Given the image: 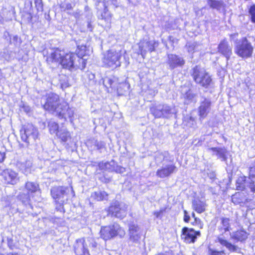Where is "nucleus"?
Listing matches in <instances>:
<instances>
[{"mask_svg":"<svg viewBox=\"0 0 255 255\" xmlns=\"http://www.w3.org/2000/svg\"><path fill=\"white\" fill-rule=\"evenodd\" d=\"M231 201L235 205L243 206L251 202V199L246 197L245 193L241 191L234 193L231 196Z\"/></svg>","mask_w":255,"mask_h":255,"instance_id":"22","label":"nucleus"},{"mask_svg":"<svg viewBox=\"0 0 255 255\" xmlns=\"http://www.w3.org/2000/svg\"><path fill=\"white\" fill-rule=\"evenodd\" d=\"M107 163H103V162H100L99 164H98V166H99V169L100 170H106V168H107V167H106V165H107Z\"/></svg>","mask_w":255,"mask_h":255,"instance_id":"43","label":"nucleus"},{"mask_svg":"<svg viewBox=\"0 0 255 255\" xmlns=\"http://www.w3.org/2000/svg\"><path fill=\"white\" fill-rule=\"evenodd\" d=\"M190 75L194 82L203 88L209 89L213 85L212 75L199 65H195L192 68Z\"/></svg>","mask_w":255,"mask_h":255,"instance_id":"3","label":"nucleus"},{"mask_svg":"<svg viewBox=\"0 0 255 255\" xmlns=\"http://www.w3.org/2000/svg\"><path fill=\"white\" fill-rule=\"evenodd\" d=\"M0 176L1 181L6 185H16L20 180L18 173L9 168L2 170L0 174Z\"/></svg>","mask_w":255,"mask_h":255,"instance_id":"11","label":"nucleus"},{"mask_svg":"<svg viewBox=\"0 0 255 255\" xmlns=\"http://www.w3.org/2000/svg\"><path fill=\"white\" fill-rule=\"evenodd\" d=\"M5 158V154L4 153L0 152V163L2 162Z\"/></svg>","mask_w":255,"mask_h":255,"instance_id":"47","label":"nucleus"},{"mask_svg":"<svg viewBox=\"0 0 255 255\" xmlns=\"http://www.w3.org/2000/svg\"><path fill=\"white\" fill-rule=\"evenodd\" d=\"M45 102L42 105V108L51 113H55L60 119L66 120L67 118L72 120L74 112L69 104L65 100H61L59 96L53 92L47 93L44 96Z\"/></svg>","mask_w":255,"mask_h":255,"instance_id":"2","label":"nucleus"},{"mask_svg":"<svg viewBox=\"0 0 255 255\" xmlns=\"http://www.w3.org/2000/svg\"><path fill=\"white\" fill-rule=\"evenodd\" d=\"M177 167L174 164H168L157 170L156 175L159 178H165L175 172Z\"/></svg>","mask_w":255,"mask_h":255,"instance_id":"21","label":"nucleus"},{"mask_svg":"<svg viewBox=\"0 0 255 255\" xmlns=\"http://www.w3.org/2000/svg\"><path fill=\"white\" fill-rule=\"evenodd\" d=\"M106 79L108 86L106 84L104 85L109 93L115 92L119 96H122L129 88L130 85L128 82L126 81L120 82L119 78L115 75L106 77Z\"/></svg>","mask_w":255,"mask_h":255,"instance_id":"6","label":"nucleus"},{"mask_svg":"<svg viewBox=\"0 0 255 255\" xmlns=\"http://www.w3.org/2000/svg\"><path fill=\"white\" fill-rule=\"evenodd\" d=\"M239 36V33L238 32H235L234 33L230 34L229 35V37L231 39H234L235 38Z\"/></svg>","mask_w":255,"mask_h":255,"instance_id":"46","label":"nucleus"},{"mask_svg":"<svg viewBox=\"0 0 255 255\" xmlns=\"http://www.w3.org/2000/svg\"><path fill=\"white\" fill-rule=\"evenodd\" d=\"M220 220L221 225L218 227V230L220 233V236H223L226 232H230L232 227L230 218L222 217Z\"/></svg>","mask_w":255,"mask_h":255,"instance_id":"24","label":"nucleus"},{"mask_svg":"<svg viewBox=\"0 0 255 255\" xmlns=\"http://www.w3.org/2000/svg\"><path fill=\"white\" fill-rule=\"evenodd\" d=\"M99 180L103 183H107L111 181L110 177H106L105 175L99 178Z\"/></svg>","mask_w":255,"mask_h":255,"instance_id":"42","label":"nucleus"},{"mask_svg":"<svg viewBox=\"0 0 255 255\" xmlns=\"http://www.w3.org/2000/svg\"><path fill=\"white\" fill-rule=\"evenodd\" d=\"M128 241L132 244H140L142 234L139 226L135 224H131L128 226Z\"/></svg>","mask_w":255,"mask_h":255,"instance_id":"14","label":"nucleus"},{"mask_svg":"<svg viewBox=\"0 0 255 255\" xmlns=\"http://www.w3.org/2000/svg\"><path fill=\"white\" fill-rule=\"evenodd\" d=\"M207 4L210 8L217 10L226 7V4L223 0H207Z\"/></svg>","mask_w":255,"mask_h":255,"instance_id":"27","label":"nucleus"},{"mask_svg":"<svg viewBox=\"0 0 255 255\" xmlns=\"http://www.w3.org/2000/svg\"><path fill=\"white\" fill-rule=\"evenodd\" d=\"M248 178L251 180L249 187L251 191L255 192V161L249 167Z\"/></svg>","mask_w":255,"mask_h":255,"instance_id":"25","label":"nucleus"},{"mask_svg":"<svg viewBox=\"0 0 255 255\" xmlns=\"http://www.w3.org/2000/svg\"><path fill=\"white\" fill-rule=\"evenodd\" d=\"M122 56L121 50L117 51L114 49L107 50L102 59L104 66L107 68H115L120 67L121 64L120 60Z\"/></svg>","mask_w":255,"mask_h":255,"instance_id":"9","label":"nucleus"},{"mask_svg":"<svg viewBox=\"0 0 255 255\" xmlns=\"http://www.w3.org/2000/svg\"><path fill=\"white\" fill-rule=\"evenodd\" d=\"M191 224L193 226L198 227L200 229H202L204 226V224L202 220L198 217L194 218V221L191 223Z\"/></svg>","mask_w":255,"mask_h":255,"instance_id":"37","label":"nucleus"},{"mask_svg":"<svg viewBox=\"0 0 255 255\" xmlns=\"http://www.w3.org/2000/svg\"><path fill=\"white\" fill-rule=\"evenodd\" d=\"M167 63L170 69L173 70L178 67H183L185 63V60L178 55L173 54L167 55Z\"/></svg>","mask_w":255,"mask_h":255,"instance_id":"19","label":"nucleus"},{"mask_svg":"<svg viewBox=\"0 0 255 255\" xmlns=\"http://www.w3.org/2000/svg\"><path fill=\"white\" fill-rule=\"evenodd\" d=\"M60 7L62 8L63 10H72L73 6L71 3H67L65 4V7L60 5Z\"/></svg>","mask_w":255,"mask_h":255,"instance_id":"40","label":"nucleus"},{"mask_svg":"<svg viewBox=\"0 0 255 255\" xmlns=\"http://www.w3.org/2000/svg\"><path fill=\"white\" fill-rule=\"evenodd\" d=\"M8 247L10 250H13L14 248V245L13 244V240L12 239H10L8 240Z\"/></svg>","mask_w":255,"mask_h":255,"instance_id":"44","label":"nucleus"},{"mask_svg":"<svg viewBox=\"0 0 255 255\" xmlns=\"http://www.w3.org/2000/svg\"><path fill=\"white\" fill-rule=\"evenodd\" d=\"M73 251L75 255H91L84 237L76 240L73 246Z\"/></svg>","mask_w":255,"mask_h":255,"instance_id":"15","label":"nucleus"},{"mask_svg":"<svg viewBox=\"0 0 255 255\" xmlns=\"http://www.w3.org/2000/svg\"><path fill=\"white\" fill-rule=\"evenodd\" d=\"M9 255H20L17 253H9Z\"/></svg>","mask_w":255,"mask_h":255,"instance_id":"50","label":"nucleus"},{"mask_svg":"<svg viewBox=\"0 0 255 255\" xmlns=\"http://www.w3.org/2000/svg\"><path fill=\"white\" fill-rule=\"evenodd\" d=\"M126 234L125 229L116 222L102 226L99 232L100 238L105 242L115 238L122 239L125 237Z\"/></svg>","mask_w":255,"mask_h":255,"instance_id":"5","label":"nucleus"},{"mask_svg":"<svg viewBox=\"0 0 255 255\" xmlns=\"http://www.w3.org/2000/svg\"><path fill=\"white\" fill-rule=\"evenodd\" d=\"M158 45L159 42L156 40H140L137 43L138 51L136 53L138 55H141L143 59H145L147 51L150 53L155 51Z\"/></svg>","mask_w":255,"mask_h":255,"instance_id":"12","label":"nucleus"},{"mask_svg":"<svg viewBox=\"0 0 255 255\" xmlns=\"http://www.w3.org/2000/svg\"><path fill=\"white\" fill-rule=\"evenodd\" d=\"M207 204L205 201L202 200L199 198L194 199L192 201V208L198 214H202L206 210Z\"/></svg>","mask_w":255,"mask_h":255,"instance_id":"23","label":"nucleus"},{"mask_svg":"<svg viewBox=\"0 0 255 255\" xmlns=\"http://www.w3.org/2000/svg\"><path fill=\"white\" fill-rule=\"evenodd\" d=\"M150 111L151 114L155 118H160L162 117V113L161 111V108H159L158 107L153 106L150 108Z\"/></svg>","mask_w":255,"mask_h":255,"instance_id":"35","label":"nucleus"},{"mask_svg":"<svg viewBox=\"0 0 255 255\" xmlns=\"http://www.w3.org/2000/svg\"><path fill=\"white\" fill-rule=\"evenodd\" d=\"M248 233L243 228L238 229L234 231L230 235V239L234 243H244L248 238Z\"/></svg>","mask_w":255,"mask_h":255,"instance_id":"20","label":"nucleus"},{"mask_svg":"<svg viewBox=\"0 0 255 255\" xmlns=\"http://www.w3.org/2000/svg\"><path fill=\"white\" fill-rule=\"evenodd\" d=\"M35 7L36 8L37 11H42L43 10V4L42 0H33Z\"/></svg>","mask_w":255,"mask_h":255,"instance_id":"38","label":"nucleus"},{"mask_svg":"<svg viewBox=\"0 0 255 255\" xmlns=\"http://www.w3.org/2000/svg\"><path fill=\"white\" fill-rule=\"evenodd\" d=\"M20 133L21 137L25 139H27L31 136H33V137L35 138H37L35 136L37 134V129L32 124L27 123L22 125L20 130Z\"/></svg>","mask_w":255,"mask_h":255,"instance_id":"17","label":"nucleus"},{"mask_svg":"<svg viewBox=\"0 0 255 255\" xmlns=\"http://www.w3.org/2000/svg\"><path fill=\"white\" fill-rule=\"evenodd\" d=\"M249 13L251 15L250 20L251 22L255 24V4H252L249 8Z\"/></svg>","mask_w":255,"mask_h":255,"instance_id":"36","label":"nucleus"},{"mask_svg":"<svg viewBox=\"0 0 255 255\" xmlns=\"http://www.w3.org/2000/svg\"><path fill=\"white\" fill-rule=\"evenodd\" d=\"M217 241L221 245L225 247L231 252H236L238 249V247L236 245L221 236L217 237Z\"/></svg>","mask_w":255,"mask_h":255,"instance_id":"26","label":"nucleus"},{"mask_svg":"<svg viewBox=\"0 0 255 255\" xmlns=\"http://www.w3.org/2000/svg\"><path fill=\"white\" fill-rule=\"evenodd\" d=\"M155 255H169V254L167 253H159Z\"/></svg>","mask_w":255,"mask_h":255,"instance_id":"48","label":"nucleus"},{"mask_svg":"<svg viewBox=\"0 0 255 255\" xmlns=\"http://www.w3.org/2000/svg\"><path fill=\"white\" fill-rule=\"evenodd\" d=\"M109 194L105 191H95L92 193L91 197L95 201H102L107 200Z\"/></svg>","mask_w":255,"mask_h":255,"instance_id":"28","label":"nucleus"},{"mask_svg":"<svg viewBox=\"0 0 255 255\" xmlns=\"http://www.w3.org/2000/svg\"><path fill=\"white\" fill-rule=\"evenodd\" d=\"M30 8L32 9V1H30Z\"/></svg>","mask_w":255,"mask_h":255,"instance_id":"52","label":"nucleus"},{"mask_svg":"<svg viewBox=\"0 0 255 255\" xmlns=\"http://www.w3.org/2000/svg\"><path fill=\"white\" fill-rule=\"evenodd\" d=\"M109 0H103V6L104 9L103 11L101 13V19H103L105 21L111 20L112 18V14L109 12V10L108 8Z\"/></svg>","mask_w":255,"mask_h":255,"instance_id":"30","label":"nucleus"},{"mask_svg":"<svg viewBox=\"0 0 255 255\" xmlns=\"http://www.w3.org/2000/svg\"><path fill=\"white\" fill-rule=\"evenodd\" d=\"M246 176H243L239 177L236 181V189L243 191L246 189Z\"/></svg>","mask_w":255,"mask_h":255,"instance_id":"32","label":"nucleus"},{"mask_svg":"<svg viewBox=\"0 0 255 255\" xmlns=\"http://www.w3.org/2000/svg\"><path fill=\"white\" fill-rule=\"evenodd\" d=\"M184 216H183V221L184 222L186 223H188L190 220V216L189 215L187 211L186 210L183 211Z\"/></svg>","mask_w":255,"mask_h":255,"instance_id":"41","label":"nucleus"},{"mask_svg":"<svg viewBox=\"0 0 255 255\" xmlns=\"http://www.w3.org/2000/svg\"><path fill=\"white\" fill-rule=\"evenodd\" d=\"M88 52V49L85 45H78L75 52H66L64 49L54 47L44 57L47 64H56L63 69L70 71L83 70L89 56Z\"/></svg>","mask_w":255,"mask_h":255,"instance_id":"1","label":"nucleus"},{"mask_svg":"<svg viewBox=\"0 0 255 255\" xmlns=\"http://www.w3.org/2000/svg\"><path fill=\"white\" fill-rule=\"evenodd\" d=\"M217 51L224 56L227 60L230 59L233 54L232 47L226 38L219 42L217 47Z\"/></svg>","mask_w":255,"mask_h":255,"instance_id":"16","label":"nucleus"},{"mask_svg":"<svg viewBox=\"0 0 255 255\" xmlns=\"http://www.w3.org/2000/svg\"><path fill=\"white\" fill-rule=\"evenodd\" d=\"M211 106L212 102L207 98H204L200 102V106L198 108V114L200 119H204L207 117L210 112Z\"/></svg>","mask_w":255,"mask_h":255,"instance_id":"18","label":"nucleus"},{"mask_svg":"<svg viewBox=\"0 0 255 255\" xmlns=\"http://www.w3.org/2000/svg\"><path fill=\"white\" fill-rule=\"evenodd\" d=\"M47 127L50 134H56L57 135L59 131V126L57 122L49 121L47 123Z\"/></svg>","mask_w":255,"mask_h":255,"instance_id":"31","label":"nucleus"},{"mask_svg":"<svg viewBox=\"0 0 255 255\" xmlns=\"http://www.w3.org/2000/svg\"><path fill=\"white\" fill-rule=\"evenodd\" d=\"M162 113V117H164L166 115L170 114L171 113V108L170 106L162 105L161 108Z\"/></svg>","mask_w":255,"mask_h":255,"instance_id":"39","label":"nucleus"},{"mask_svg":"<svg viewBox=\"0 0 255 255\" xmlns=\"http://www.w3.org/2000/svg\"><path fill=\"white\" fill-rule=\"evenodd\" d=\"M24 188L26 191V193L20 194L18 195L20 201L25 205H31V199L34 197V194L40 189L38 183L26 181L24 185Z\"/></svg>","mask_w":255,"mask_h":255,"instance_id":"8","label":"nucleus"},{"mask_svg":"<svg viewBox=\"0 0 255 255\" xmlns=\"http://www.w3.org/2000/svg\"><path fill=\"white\" fill-rule=\"evenodd\" d=\"M201 235L200 231H195L192 228L184 227L182 228L181 232V239L185 243L187 244L194 243L198 237Z\"/></svg>","mask_w":255,"mask_h":255,"instance_id":"13","label":"nucleus"},{"mask_svg":"<svg viewBox=\"0 0 255 255\" xmlns=\"http://www.w3.org/2000/svg\"><path fill=\"white\" fill-rule=\"evenodd\" d=\"M191 216L194 219V218H197V217L196 216V215L194 212H192L191 213Z\"/></svg>","mask_w":255,"mask_h":255,"instance_id":"49","label":"nucleus"},{"mask_svg":"<svg viewBox=\"0 0 255 255\" xmlns=\"http://www.w3.org/2000/svg\"><path fill=\"white\" fill-rule=\"evenodd\" d=\"M68 187L65 186H54L50 190V195L54 200L55 210L62 213L65 212L64 204L68 200Z\"/></svg>","mask_w":255,"mask_h":255,"instance_id":"4","label":"nucleus"},{"mask_svg":"<svg viewBox=\"0 0 255 255\" xmlns=\"http://www.w3.org/2000/svg\"><path fill=\"white\" fill-rule=\"evenodd\" d=\"M170 210V208L168 206H166L162 208H160L159 210L153 212V214L157 219H162L164 215V213L167 211Z\"/></svg>","mask_w":255,"mask_h":255,"instance_id":"34","label":"nucleus"},{"mask_svg":"<svg viewBox=\"0 0 255 255\" xmlns=\"http://www.w3.org/2000/svg\"><path fill=\"white\" fill-rule=\"evenodd\" d=\"M57 135L62 142H66L71 138L70 133L68 130H64Z\"/></svg>","mask_w":255,"mask_h":255,"instance_id":"33","label":"nucleus"},{"mask_svg":"<svg viewBox=\"0 0 255 255\" xmlns=\"http://www.w3.org/2000/svg\"><path fill=\"white\" fill-rule=\"evenodd\" d=\"M234 50L238 57L246 59L253 56L254 48L247 37H243L236 43Z\"/></svg>","mask_w":255,"mask_h":255,"instance_id":"7","label":"nucleus"},{"mask_svg":"<svg viewBox=\"0 0 255 255\" xmlns=\"http://www.w3.org/2000/svg\"><path fill=\"white\" fill-rule=\"evenodd\" d=\"M87 27L90 31H92L93 29V25L91 21L88 22Z\"/></svg>","mask_w":255,"mask_h":255,"instance_id":"45","label":"nucleus"},{"mask_svg":"<svg viewBox=\"0 0 255 255\" xmlns=\"http://www.w3.org/2000/svg\"><path fill=\"white\" fill-rule=\"evenodd\" d=\"M210 149L216 152L218 158H221L223 161H226L227 160L228 151L225 148L214 147L210 148Z\"/></svg>","mask_w":255,"mask_h":255,"instance_id":"29","label":"nucleus"},{"mask_svg":"<svg viewBox=\"0 0 255 255\" xmlns=\"http://www.w3.org/2000/svg\"><path fill=\"white\" fill-rule=\"evenodd\" d=\"M92 246L93 248H96L97 246V244L96 243H94V244H92Z\"/></svg>","mask_w":255,"mask_h":255,"instance_id":"51","label":"nucleus"},{"mask_svg":"<svg viewBox=\"0 0 255 255\" xmlns=\"http://www.w3.org/2000/svg\"><path fill=\"white\" fill-rule=\"evenodd\" d=\"M108 216L123 219L127 214V207L125 205L122 207L120 202L116 201L110 204L107 210Z\"/></svg>","mask_w":255,"mask_h":255,"instance_id":"10","label":"nucleus"}]
</instances>
